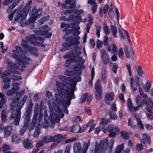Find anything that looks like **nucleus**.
Returning a JSON list of instances; mask_svg holds the SVG:
<instances>
[{
    "mask_svg": "<svg viewBox=\"0 0 153 153\" xmlns=\"http://www.w3.org/2000/svg\"><path fill=\"white\" fill-rule=\"evenodd\" d=\"M58 77L63 82L59 81L56 82L58 94L56 96V100L58 104H62L61 106L64 112L66 114H68V111L67 108L71 104V99L75 98L74 91L69 88L71 77H67L60 75H58Z\"/></svg>",
    "mask_w": 153,
    "mask_h": 153,
    "instance_id": "f257e3e1",
    "label": "nucleus"
},
{
    "mask_svg": "<svg viewBox=\"0 0 153 153\" xmlns=\"http://www.w3.org/2000/svg\"><path fill=\"white\" fill-rule=\"evenodd\" d=\"M50 30V28L48 27V25L39 28H36L34 30V31L35 33L25 37V39L28 40L31 44L35 45L44 47V45L43 43L35 41L39 40L43 42L45 40V38L39 37V36H40L45 35L46 38L50 37L52 36V33H48V31Z\"/></svg>",
    "mask_w": 153,
    "mask_h": 153,
    "instance_id": "f03ea898",
    "label": "nucleus"
},
{
    "mask_svg": "<svg viewBox=\"0 0 153 153\" xmlns=\"http://www.w3.org/2000/svg\"><path fill=\"white\" fill-rule=\"evenodd\" d=\"M114 143V140L111 139L108 143V139L100 141L99 145H96L94 152L95 153H111ZM124 147V144L122 143L118 145L115 149L114 153H121Z\"/></svg>",
    "mask_w": 153,
    "mask_h": 153,
    "instance_id": "7ed1b4c3",
    "label": "nucleus"
},
{
    "mask_svg": "<svg viewBox=\"0 0 153 153\" xmlns=\"http://www.w3.org/2000/svg\"><path fill=\"white\" fill-rule=\"evenodd\" d=\"M19 99L16 98L10 104V109L13 110L12 112L11 116L9 117L10 120L14 119V124L15 126H18L19 125L20 119L21 117V108L18 107L16 110H15L16 106L19 100Z\"/></svg>",
    "mask_w": 153,
    "mask_h": 153,
    "instance_id": "20e7f679",
    "label": "nucleus"
},
{
    "mask_svg": "<svg viewBox=\"0 0 153 153\" xmlns=\"http://www.w3.org/2000/svg\"><path fill=\"white\" fill-rule=\"evenodd\" d=\"M15 50L13 51V53L10 54V57L16 59L17 63L19 65L24 62V60L30 61V59L25 56L26 51L21 47L16 46Z\"/></svg>",
    "mask_w": 153,
    "mask_h": 153,
    "instance_id": "39448f33",
    "label": "nucleus"
},
{
    "mask_svg": "<svg viewBox=\"0 0 153 153\" xmlns=\"http://www.w3.org/2000/svg\"><path fill=\"white\" fill-rule=\"evenodd\" d=\"M85 62V60L82 57H79L74 59H67L65 61L64 66L66 68L82 70L85 68V66L83 65Z\"/></svg>",
    "mask_w": 153,
    "mask_h": 153,
    "instance_id": "423d86ee",
    "label": "nucleus"
},
{
    "mask_svg": "<svg viewBox=\"0 0 153 153\" xmlns=\"http://www.w3.org/2000/svg\"><path fill=\"white\" fill-rule=\"evenodd\" d=\"M55 113L53 112L52 114H50L49 119L51 123L52 124L50 127L53 128L54 124L56 122L58 123L60 120V117L63 118L64 116V114L62 113V111L59 107H57L56 109L54 110Z\"/></svg>",
    "mask_w": 153,
    "mask_h": 153,
    "instance_id": "0eeeda50",
    "label": "nucleus"
},
{
    "mask_svg": "<svg viewBox=\"0 0 153 153\" xmlns=\"http://www.w3.org/2000/svg\"><path fill=\"white\" fill-rule=\"evenodd\" d=\"M42 10L41 8L37 10L36 6L33 7L30 13V17L28 20L29 22H34L37 18H39L42 15Z\"/></svg>",
    "mask_w": 153,
    "mask_h": 153,
    "instance_id": "6e6552de",
    "label": "nucleus"
},
{
    "mask_svg": "<svg viewBox=\"0 0 153 153\" xmlns=\"http://www.w3.org/2000/svg\"><path fill=\"white\" fill-rule=\"evenodd\" d=\"M103 131L106 133L108 131L109 133L108 136L112 137H115L116 135V133L120 131L119 128L117 126H114L113 125H109L108 126V130L104 128H102Z\"/></svg>",
    "mask_w": 153,
    "mask_h": 153,
    "instance_id": "1a4fd4ad",
    "label": "nucleus"
},
{
    "mask_svg": "<svg viewBox=\"0 0 153 153\" xmlns=\"http://www.w3.org/2000/svg\"><path fill=\"white\" fill-rule=\"evenodd\" d=\"M28 42L25 39H22L21 41V46L27 51L31 52L36 56H38L39 54L37 52V50L35 47L30 46L28 44Z\"/></svg>",
    "mask_w": 153,
    "mask_h": 153,
    "instance_id": "9d476101",
    "label": "nucleus"
},
{
    "mask_svg": "<svg viewBox=\"0 0 153 153\" xmlns=\"http://www.w3.org/2000/svg\"><path fill=\"white\" fill-rule=\"evenodd\" d=\"M29 10L30 8H28L25 11L23 9L22 10L19 11L14 18L15 22H19V23L23 22V21L25 19Z\"/></svg>",
    "mask_w": 153,
    "mask_h": 153,
    "instance_id": "9b49d317",
    "label": "nucleus"
},
{
    "mask_svg": "<svg viewBox=\"0 0 153 153\" xmlns=\"http://www.w3.org/2000/svg\"><path fill=\"white\" fill-rule=\"evenodd\" d=\"M75 48L76 49L71 50L70 53L67 52L66 54L64 56V57L65 59L69 58H73L72 59H73L79 57V56L82 54V52L80 51L81 48L79 51H78V48H79V47L76 46Z\"/></svg>",
    "mask_w": 153,
    "mask_h": 153,
    "instance_id": "f8f14e48",
    "label": "nucleus"
},
{
    "mask_svg": "<svg viewBox=\"0 0 153 153\" xmlns=\"http://www.w3.org/2000/svg\"><path fill=\"white\" fill-rule=\"evenodd\" d=\"M101 81L100 79H97L95 84V95L97 100H99L102 97V88L100 84Z\"/></svg>",
    "mask_w": 153,
    "mask_h": 153,
    "instance_id": "ddd939ff",
    "label": "nucleus"
},
{
    "mask_svg": "<svg viewBox=\"0 0 153 153\" xmlns=\"http://www.w3.org/2000/svg\"><path fill=\"white\" fill-rule=\"evenodd\" d=\"M147 106L146 111L149 113H146L147 118L150 120H153V112L152 110L153 109V103L149 99L148 101H146Z\"/></svg>",
    "mask_w": 153,
    "mask_h": 153,
    "instance_id": "4468645a",
    "label": "nucleus"
},
{
    "mask_svg": "<svg viewBox=\"0 0 153 153\" xmlns=\"http://www.w3.org/2000/svg\"><path fill=\"white\" fill-rule=\"evenodd\" d=\"M80 37L79 36H76L73 37L71 36L68 37L66 39V42L69 44V46L78 45L80 43L79 40Z\"/></svg>",
    "mask_w": 153,
    "mask_h": 153,
    "instance_id": "2eb2a0df",
    "label": "nucleus"
},
{
    "mask_svg": "<svg viewBox=\"0 0 153 153\" xmlns=\"http://www.w3.org/2000/svg\"><path fill=\"white\" fill-rule=\"evenodd\" d=\"M6 62L9 65L8 69L10 70V71L11 72L18 74H20V72L16 70V69H17L18 68L16 64L10 62V60L9 59L7 60Z\"/></svg>",
    "mask_w": 153,
    "mask_h": 153,
    "instance_id": "dca6fc26",
    "label": "nucleus"
},
{
    "mask_svg": "<svg viewBox=\"0 0 153 153\" xmlns=\"http://www.w3.org/2000/svg\"><path fill=\"white\" fill-rule=\"evenodd\" d=\"M81 80V78L79 76L74 77L73 78L71 77V79H70L69 82V87L71 88L70 89H73L74 91L77 82L80 81Z\"/></svg>",
    "mask_w": 153,
    "mask_h": 153,
    "instance_id": "f3484780",
    "label": "nucleus"
},
{
    "mask_svg": "<svg viewBox=\"0 0 153 153\" xmlns=\"http://www.w3.org/2000/svg\"><path fill=\"white\" fill-rule=\"evenodd\" d=\"M127 105L129 111L132 113V114L133 116L134 114H136L135 112L139 109V107L137 106L135 107L133 105L131 100L130 98H128L127 100Z\"/></svg>",
    "mask_w": 153,
    "mask_h": 153,
    "instance_id": "a211bd4d",
    "label": "nucleus"
},
{
    "mask_svg": "<svg viewBox=\"0 0 153 153\" xmlns=\"http://www.w3.org/2000/svg\"><path fill=\"white\" fill-rule=\"evenodd\" d=\"M101 58L104 64H107L110 60L109 56L108 54L106 52L105 49H102L100 50Z\"/></svg>",
    "mask_w": 153,
    "mask_h": 153,
    "instance_id": "6ab92c4d",
    "label": "nucleus"
},
{
    "mask_svg": "<svg viewBox=\"0 0 153 153\" xmlns=\"http://www.w3.org/2000/svg\"><path fill=\"white\" fill-rule=\"evenodd\" d=\"M73 153H82L81 145L80 143H75L73 146Z\"/></svg>",
    "mask_w": 153,
    "mask_h": 153,
    "instance_id": "aec40b11",
    "label": "nucleus"
},
{
    "mask_svg": "<svg viewBox=\"0 0 153 153\" xmlns=\"http://www.w3.org/2000/svg\"><path fill=\"white\" fill-rule=\"evenodd\" d=\"M110 27L111 31L112 33L113 36L115 38H117V30L116 27L115 22L113 20L111 21Z\"/></svg>",
    "mask_w": 153,
    "mask_h": 153,
    "instance_id": "412c9836",
    "label": "nucleus"
},
{
    "mask_svg": "<svg viewBox=\"0 0 153 153\" xmlns=\"http://www.w3.org/2000/svg\"><path fill=\"white\" fill-rule=\"evenodd\" d=\"M150 100V99L149 98ZM149 99L147 101H144V100L142 99L141 97L139 95H137L136 97V103L137 105V106L139 108L140 107H142L145 105L146 101H148Z\"/></svg>",
    "mask_w": 153,
    "mask_h": 153,
    "instance_id": "4be33fe9",
    "label": "nucleus"
},
{
    "mask_svg": "<svg viewBox=\"0 0 153 153\" xmlns=\"http://www.w3.org/2000/svg\"><path fill=\"white\" fill-rule=\"evenodd\" d=\"M39 105L38 104L36 105L35 110L34 111V114L32 120V123L34 125H35L36 123V120L37 119L38 112H39Z\"/></svg>",
    "mask_w": 153,
    "mask_h": 153,
    "instance_id": "5701e85b",
    "label": "nucleus"
},
{
    "mask_svg": "<svg viewBox=\"0 0 153 153\" xmlns=\"http://www.w3.org/2000/svg\"><path fill=\"white\" fill-rule=\"evenodd\" d=\"M114 97V93H107L105 95V100L106 103L110 105V102L112 100Z\"/></svg>",
    "mask_w": 153,
    "mask_h": 153,
    "instance_id": "b1692460",
    "label": "nucleus"
},
{
    "mask_svg": "<svg viewBox=\"0 0 153 153\" xmlns=\"http://www.w3.org/2000/svg\"><path fill=\"white\" fill-rule=\"evenodd\" d=\"M12 131V128L10 126H6L4 129V137L7 138L11 134Z\"/></svg>",
    "mask_w": 153,
    "mask_h": 153,
    "instance_id": "393cba45",
    "label": "nucleus"
},
{
    "mask_svg": "<svg viewBox=\"0 0 153 153\" xmlns=\"http://www.w3.org/2000/svg\"><path fill=\"white\" fill-rule=\"evenodd\" d=\"M23 145L24 147L27 149H31L33 146L31 141L28 138L23 140Z\"/></svg>",
    "mask_w": 153,
    "mask_h": 153,
    "instance_id": "a878e982",
    "label": "nucleus"
},
{
    "mask_svg": "<svg viewBox=\"0 0 153 153\" xmlns=\"http://www.w3.org/2000/svg\"><path fill=\"white\" fill-rule=\"evenodd\" d=\"M63 137L61 134H56L53 136V142L57 143L61 142L63 140Z\"/></svg>",
    "mask_w": 153,
    "mask_h": 153,
    "instance_id": "bb28decb",
    "label": "nucleus"
},
{
    "mask_svg": "<svg viewBox=\"0 0 153 153\" xmlns=\"http://www.w3.org/2000/svg\"><path fill=\"white\" fill-rule=\"evenodd\" d=\"M0 98H1L0 100V108H2L3 105L6 103V101L5 96L3 93L0 92Z\"/></svg>",
    "mask_w": 153,
    "mask_h": 153,
    "instance_id": "cd10ccee",
    "label": "nucleus"
},
{
    "mask_svg": "<svg viewBox=\"0 0 153 153\" xmlns=\"http://www.w3.org/2000/svg\"><path fill=\"white\" fill-rule=\"evenodd\" d=\"M41 126L38 124L36 126L35 129V131L33 134V136L36 138H38L39 137V135L41 133L40 129L41 128Z\"/></svg>",
    "mask_w": 153,
    "mask_h": 153,
    "instance_id": "c85d7f7f",
    "label": "nucleus"
},
{
    "mask_svg": "<svg viewBox=\"0 0 153 153\" xmlns=\"http://www.w3.org/2000/svg\"><path fill=\"white\" fill-rule=\"evenodd\" d=\"M21 140L20 138L16 134H13L11 137V142L16 144L20 142Z\"/></svg>",
    "mask_w": 153,
    "mask_h": 153,
    "instance_id": "c756f323",
    "label": "nucleus"
},
{
    "mask_svg": "<svg viewBox=\"0 0 153 153\" xmlns=\"http://www.w3.org/2000/svg\"><path fill=\"white\" fill-rule=\"evenodd\" d=\"M53 136L47 135L43 137L42 140L44 143H47L53 142Z\"/></svg>",
    "mask_w": 153,
    "mask_h": 153,
    "instance_id": "7c9ffc66",
    "label": "nucleus"
},
{
    "mask_svg": "<svg viewBox=\"0 0 153 153\" xmlns=\"http://www.w3.org/2000/svg\"><path fill=\"white\" fill-rule=\"evenodd\" d=\"M108 49L109 51H113V52L115 53H116L118 51V49L115 44L109 45L108 47Z\"/></svg>",
    "mask_w": 153,
    "mask_h": 153,
    "instance_id": "2f4dec72",
    "label": "nucleus"
},
{
    "mask_svg": "<svg viewBox=\"0 0 153 153\" xmlns=\"http://www.w3.org/2000/svg\"><path fill=\"white\" fill-rule=\"evenodd\" d=\"M90 143V140L89 139L87 142H84L82 149V153H86Z\"/></svg>",
    "mask_w": 153,
    "mask_h": 153,
    "instance_id": "473e14b6",
    "label": "nucleus"
},
{
    "mask_svg": "<svg viewBox=\"0 0 153 153\" xmlns=\"http://www.w3.org/2000/svg\"><path fill=\"white\" fill-rule=\"evenodd\" d=\"M133 116L135 118L136 121L137 123V125L139 126V128L141 129H143L144 127L142 121L138 117V116L134 114L133 115Z\"/></svg>",
    "mask_w": 153,
    "mask_h": 153,
    "instance_id": "72a5a7b5",
    "label": "nucleus"
},
{
    "mask_svg": "<svg viewBox=\"0 0 153 153\" xmlns=\"http://www.w3.org/2000/svg\"><path fill=\"white\" fill-rule=\"evenodd\" d=\"M80 126L78 125H76L71 127L69 128V130L70 131L76 133L79 132L80 131Z\"/></svg>",
    "mask_w": 153,
    "mask_h": 153,
    "instance_id": "f704fd0d",
    "label": "nucleus"
},
{
    "mask_svg": "<svg viewBox=\"0 0 153 153\" xmlns=\"http://www.w3.org/2000/svg\"><path fill=\"white\" fill-rule=\"evenodd\" d=\"M20 0H18L13 2L11 5L9 6L7 9L6 11L8 13H10L14 8L16 5L20 2Z\"/></svg>",
    "mask_w": 153,
    "mask_h": 153,
    "instance_id": "c9c22d12",
    "label": "nucleus"
},
{
    "mask_svg": "<svg viewBox=\"0 0 153 153\" xmlns=\"http://www.w3.org/2000/svg\"><path fill=\"white\" fill-rule=\"evenodd\" d=\"M30 112L27 114V115L25 118V120H27L25 122V123L24 125L23 126L25 128L27 129V128L28 127L29 125V122L30 121Z\"/></svg>",
    "mask_w": 153,
    "mask_h": 153,
    "instance_id": "e433bc0d",
    "label": "nucleus"
},
{
    "mask_svg": "<svg viewBox=\"0 0 153 153\" xmlns=\"http://www.w3.org/2000/svg\"><path fill=\"white\" fill-rule=\"evenodd\" d=\"M120 134L121 136L125 140H128L130 138V136L128 132L125 131H121Z\"/></svg>",
    "mask_w": 153,
    "mask_h": 153,
    "instance_id": "4c0bfd02",
    "label": "nucleus"
},
{
    "mask_svg": "<svg viewBox=\"0 0 153 153\" xmlns=\"http://www.w3.org/2000/svg\"><path fill=\"white\" fill-rule=\"evenodd\" d=\"M1 118L2 121L3 122H5L7 120V115L6 114V112L4 110H3L2 111Z\"/></svg>",
    "mask_w": 153,
    "mask_h": 153,
    "instance_id": "58836bf2",
    "label": "nucleus"
},
{
    "mask_svg": "<svg viewBox=\"0 0 153 153\" xmlns=\"http://www.w3.org/2000/svg\"><path fill=\"white\" fill-rule=\"evenodd\" d=\"M109 119L105 118H101L100 121V123L101 125L104 126L108 124L109 123Z\"/></svg>",
    "mask_w": 153,
    "mask_h": 153,
    "instance_id": "ea45409f",
    "label": "nucleus"
},
{
    "mask_svg": "<svg viewBox=\"0 0 153 153\" xmlns=\"http://www.w3.org/2000/svg\"><path fill=\"white\" fill-rule=\"evenodd\" d=\"M96 34L98 38H100V32L101 29V26L97 24L96 25Z\"/></svg>",
    "mask_w": 153,
    "mask_h": 153,
    "instance_id": "a19ab883",
    "label": "nucleus"
},
{
    "mask_svg": "<svg viewBox=\"0 0 153 153\" xmlns=\"http://www.w3.org/2000/svg\"><path fill=\"white\" fill-rule=\"evenodd\" d=\"M103 30L104 32L107 35L109 34L110 32L109 30L108 27L106 23H104L103 25Z\"/></svg>",
    "mask_w": 153,
    "mask_h": 153,
    "instance_id": "79ce46f5",
    "label": "nucleus"
},
{
    "mask_svg": "<svg viewBox=\"0 0 153 153\" xmlns=\"http://www.w3.org/2000/svg\"><path fill=\"white\" fill-rule=\"evenodd\" d=\"M137 74L139 76L142 75L144 73L145 71L140 66H138L137 68Z\"/></svg>",
    "mask_w": 153,
    "mask_h": 153,
    "instance_id": "37998d69",
    "label": "nucleus"
},
{
    "mask_svg": "<svg viewBox=\"0 0 153 153\" xmlns=\"http://www.w3.org/2000/svg\"><path fill=\"white\" fill-rule=\"evenodd\" d=\"M10 147L9 145L5 143L3 145L2 148V150L3 152L7 151L8 150H10Z\"/></svg>",
    "mask_w": 153,
    "mask_h": 153,
    "instance_id": "c03bdc74",
    "label": "nucleus"
},
{
    "mask_svg": "<svg viewBox=\"0 0 153 153\" xmlns=\"http://www.w3.org/2000/svg\"><path fill=\"white\" fill-rule=\"evenodd\" d=\"M143 136L144 139H146L147 141V143L149 144L151 143V141L150 137L148 134L144 133L143 134Z\"/></svg>",
    "mask_w": 153,
    "mask_h": 153,
    "instance_id": "a18cd8bd",
    "label": "nucleus"
},
{
    "mask_svg": "<svg viewBox=\"0 0 153 153\" xmlns=\"http://www.w3.org/2000/svg\"><path fill=\"white\" fill-rule=\"evenodd\" d=\"M88 24L92 25L93 23V17L90 14L88 15Z\"/></svg>",
    "mask_w": 153,
    "mask_h": 153,
    "instance_id": "49530a36",
    "label": "nucleus"
},
{
    "mask_svg": "<svg viewBox=\"0 0 153 153\" xmlns=\"http://www.w3.org/2000/svg\"><path fill=\"white\" fill-rule=\"evenodd\" d=\"M88 95V94L87 93L84 94H82L80 101V102L81 103H83L85 101L86 98Z\"/></svg>",
    "mask_w": 153,
    "mask_h": 153,
    "instance_id": "de8ad7c7",
    "label": "nucleus"
},
{
    "mask_svg": "<svg viewBox=\"0 0 153 153\" xmlns=\"http://www.w3.org/2000/svg\"><path fill=\"white\" fill-rule=\"evenodd\" d=\"M109 115L110 118L112 119L116 120L117 118L116 113L113 111H110L109 112Z\"/></svg>",
    "mask_w": 153,
    "mask_h": 153,
    "instance_id": "09e8293b",
    "label": "nucleus"
},
{
    "mask_svg": "<svg viewBox=\"0 0 153 153\" xmlns=\"http://www.w3.org/2000/svg\"><path fill=\"white\" fill-rule=\"evenodd\" d=\"M151 84L150 82H147L146 83V87H143V89L144 91L146 92H149L151 87Z\"/></svg>",
    "mask_w": 153,
    "mask_h": 153,
    "instance_id": "8fccbe9b",
    "label": "nucleus"
},
{
    "mask_svg": "<svg viewBox=\"0 0 153 153\" xmlns=\"http://www.w3.org/2000/svg\"><path fill=\"white\" fill-rule=\"evenodd\" d=\"M20 84L17 82H15L13 84V89L15 91V92L18 91L20 88V87H19Z\"/></svg>",
    "mask_w": 153,
    "mask_h": 153,
    "instance_id": "3c124183",
    "label": "nucleus"
},
{
    "mask_svg": "<svg viewBox=\"0 0 153 153\" xmlns=\"http://www.w3.org/2000/svg\"><path fill=\"white\" fill-rule=\"evenodd\" d=\"M0 74L1 76V77L2 79H4L6 76H10V73L7 71H4L2 74H1V72L0 71Z\"/></svg>",
    "mask_w": 153,
    "mask_h": 153,
    "instance_id": "603ef678",
    "label": "nucleus"
},
{
    "mask_svg": "<svg viewBox=\"0 0 153 153\" xmlns=\"http://www.w3.org/2000/svg\"><path fill=\"white\" fill-rule=\"evenodd\" d=\"M63 48L61 49V51H65L68 50L69 49L68 47H70L69 44L67 42L66 43H64L63 45Z\"/></svg>",
    "mask_w": 153,
    "mask_h": 153,
    "instance_id": "864d4df0",
    "label": "nucleus"
},
{
    "mask_svg": "<svg viewBox=\"0 0 153 153\" xmlns=\"http://www.w3.org/2000/svg\"><path fill=\"white\" fill-rule=\"evenodd\" d=\"M118 56L119 57L122 59H124V53L122 51V48H120L119 50Z\"/></svg>",
    "mask_w": 153,
    "mask_h": 153,
    "instance_id": "5fc2aeb1",
    "label": "nucleus"
},
{
    "mask_svg": "<svg viewBox=\"0 0 153 153\" xmlns=\"http://www.w3.org/2000/svg\"><path fill=\"white\" fill-rule=\"evenodd\" d=\"M49 18V16H45L43 17L41 19L39 20V22H40V24H42L48 20Z\"/></svg>",
    "mask_w": 153,
    "mask_h": 153,
    "instance_id": "6e6d98bb",
    "label": "nucleus"
},
{
    "mask_svg": "<svg viewBox=\"0 0 153 153\" xmlns=\"http://www.w3.org/2000/svg\"><path fill=\"white\" fill-rule=\"evenodd\" d=\"M97 3H95L91 6V8L92 12L93 14L97 12Z\"/></svg>",
    "mask_w": 153,
    "mask_h": 153,
    "instance_id": "4d7b16f0",
    "label": "nucleus"
},
{
    "mask_svg": "<svg viewBox=\"0 0 153 153\" xmlns=\"http://www.w3.org/2000/svg\"><path fill=\"white\" fill-rule=\"evenodd\" d=\"M124 50L125 53L128 59H130V56L129 55V53L128 49V47L127 46H125Z\"/></svg>",
    "mask_w": 153,
    "mask_h": 153,
    "instance_id": "13d9d810",
    "label": "nucleus"
},
{
    "mask_svg": "<svg viewBox=\"0 0 153 153\" xmlns=\"http://www.w3.org/2000/svg\"><path fill=\"white\" fill-rule=\"evenodd\" d=\"M71 147V145H68L66 146L64 150V153H70V150Z\"/></svg>",
    "mask_w": 153,
    "mask_h": 153,
    "instance_id": "bf43d9fd",
    "label": "nucleus"
},
{
    "mask_svg": "<svg viewBox=\"0 0 153 153\" xmlns=\"http://www.w3.org/2000/svg\"><path fill=\"white\" fill-rule=\"evenodd\" d=\"M13 2V0H4L2 4L3 5H8Z\"/></svg>",
    "mask_w": 153,
    "mask_h": 153,
    "instance_id": "052dcab7",
    "label": "nucleus"
},
{
    "mask_svg": "<svg viewBox=\"0 0 153 153\" xmlns=\"http://www.w3.org/2000/svg\"><path fill=\"white\" fill-rule=\"evenodd\" d=\"M118 67V66L117 63H114L112 68V71L114 73H116L117 72Z\"/></svg>",
    "mask_w": 153,
    "mask_h": 153,
    "instance_id": "680f3d73",
    "label": "nucleus"
},
{
    "mask_svg": "<svg viewBox=\"0 0 153 153\" xmlns=\"http://www.w3.org/2000/svg\"><path fill=\"white\" fill-rule=\"evenodd\" d=\"M108 37L107 36H105L104 37L103 41L104 45L106 46L108 44Z\"/></svg>",
    "mask_w": 153,
    "mask_h": 153,
    "instance_id": "e2e57ef3",
    "label": "nucleus"
},
{
    "mask_svg": "<svg viewBox=\"0 0 153 153\" xmlns=\"http://www.w3.org/2000/svg\"><path fill=\"white\" fill-rule=\"evenodd\" d=\"M126 66L127 69L129 72V75L130 76H131V71L130 64L128 63H126Z\"/></svg>",
    "mask_w": 153,
    "mask_h": 153,
    "instance_id": "0e129e2a",
    "label": "nucleus"
},
{
    "mask_svg": "<svg viewBox=\"0 0 153 153\" xmlns=\"http://www.w3.org/2000/svg\"><path fill=\"white\" fill-rule=\"evenodd\" d=\"M136 149L137 151H140L143 149V147L141 144H138L136 145Z\"/></svg>",
    "mask_w": 153,
    "mask_h": 153,
    "instance_id": "69168bd1",
    "label": "nucleus"
},
{
    "mask_svg": "<svg viewBox=\"0 0 153 153\" xmlns=\"http://www.w3.org/2000/svg\"><path fill=\"white\" fill-rule=\"evenodd\" d=\"M15 91L12 88L11 89L8 90L6 92V94L7 96H10L13 94L14 93Z\"/></svg>",
    "mask_w": 153,
    "mask_h": 153,
    "instance_id": "338daca9",
    "label": "nucleus"
},
{
    "mask_svg": "<svg viewBox=\"0 0 153 153\" xmlns=\"http://www.w3.org/2000/svg\"><path fill=\"white\" fill-rule=\"evenodd\" d=\"M44 143L42 140L36 143V146L37 148H39L42 146L44 144Z\"/></svg>",
    "mask_w": 153,
    "mask_h": 153,
    "instance_id": "774afa93",
    "label": "nucleus"
}]
</instances>
